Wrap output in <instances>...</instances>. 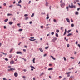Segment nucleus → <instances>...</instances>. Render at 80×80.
Listing matches in <instances>:
<instances>
[{
  "instance_id": "09e8293b",
  "label": "nucleus",
  "mask_w": 80,
  "mask_h": 80,
  "mask_svg": "<svg viewBox=\"0 0 80 80\" xmlns=\"http://www.w3.org/2000/svg\"><path fill=\"white\" fill-rule=\"evenodd\" d=\"M9 58H12V54L10 55Z\"/></svg>"
},
{
  "instance_id": "4468645a",
  "label": "nucleus",
  "mask_w": 80,
  "mask_h": 80,
  "mask_svg": "<svg viewBox=\"0 0 80 80\" xmlns=\"http://www.w3.org/2000/svg\"><path fill=\"white\" fill-rule=\"evenodd\" d=\"M30 41H35V40H36V39H29Z\"/></svg>"
},
{
  "instance_id": "2eb2a0df",
  "label": "nucleus",
  "mask_w": 80,
  "mask_h": 80,
  "mask_svg": "<svg viewBox=\"0 0 80 80\" xmlns=\"http://www.w3.org/2000/svg\"><path fill=\"white\" fill-rule=\"evenodd\" d=\"M30 67H31V68H33V69H35V67L33 66H30Z\"/></svg>"
},
{
  "instance_id": "bb28decb",
  "label": "nucleus",
  "mask_w": 80,
  "mask_h": 80,
  "mask_svg": "<svg viewBox=\"0 0 80 80\" xmlns=\"http://www.w3.org/2000/svg\"><path fill=\"white\" fill-rule=\"evenodd\" d=\"M11 15H12V14L10 13L8 14V16H10Z\"/></svg>"
},
{
  "instance_id": "4d7b16f0",
  "label": "nucleus",
  "mask_w": 80,
  "mask_h": 80,
  "mask_svg": "<svg viewBox=\"0 0 80 80\" xmlns=\"http://www.w3.org/2000/svg\"><path fill=\"white\" fill-rule=\"evenodd\" d=\"M80 9V8H78L77 9V10H78H78H79Z\"/></svg>"
},
{
  "instance_id": "4c0bfd02",
  "label": "nucleus",
  "mask_w": 80,
  "mask_h": 80,
  "mask_svg": "<svg viewBox=\"0 0 80 80\" xmlns=\"http://www.w3.org/2000/svg\"><path fill=\"white\" fill-rule=\"evenodd\" d=\"M30 38L31 39H34V37H31Z\"/></svg>"
},
{
  "instance_id": "774afa93",
  "label": "nucleus",
  "mask_w": 80,
  "mask_h": 80,
  "mask_svg": "<svg viewBox=\"0 0 80 80\" xmlns=\"http://www.w3.org/2000/svg\"><path fill=\"white\" fill-rule=\"evenodd\" d=\"M3 5H4V6H6V4L5 3H4L3 4Z\"/></svg>"
},
{
  "instance_id": "ddd939ff",
  "label": "nucleus",
  "mask_w": 80,
  "mask_h": 80,
  "mask_svg": "<svg viewBox=\"0 0 80 80\" xmlns=\"http://www.w3.org/2000/svg\"><path fill=\"white\" fill-rule=\"evenodd\" d=\"M72 33H69L68 35V37H70V36H71V35H72Z\"/></svg>"
},
{
  "instance_id": "8fccbe9b",
  "label": "nucleus",
  "mask_w": 80,
  "mask_h": 80,
  "mask_svg": "<svg viewBox=\"0 0 80 80\" xmlns=\"http://www.w3.org/2000/svg\"><path fill=\"white\" fill-rule=\"evenodd\" d=\"M13 7V5H11L9 6V7H10H10Z\"/></svg>"
},
{
  "instance_id": "a19ab883",
  "label": "nucleus",
  "mask_w": 80,
  "mask_h": 80,
  "mask_svg": "<svg viewBox=\"0 0 80 80\" xmlns=\"http://www.w3.org/2000/svg\"><path fill=\"white\" fill-rule=\"evenodd\" d=\"M5 60H6V61H8V59L7 58H6L5 59Z\"/></svg>"
},
{
  "instance_id": "5701e85b",
  "label": "nucleus",
  "mask_w": 80,
  "mask_h": 80,
  "mask_svg": "<svg viewBox=\"0 0 80 80\" xmlns=\"http://www.w3.org/2000/svg\"><path fill=\"white\" fill-rule=\"evenodd\" d=\"M1 53H2V54H3V55H7V54L6 53H5L4 52H1Z\"/></svg>"
},
{
  "instance_id": "9d476101",
  "label": "nucleus",
  "mask_w": 80,
  "mask_h": 80,
  "mask_svg": "<svg viewBox=\"0 0 80 80\" xmlns=\"http://www.w3.org/2000/svg\"><path fill=\"white\" fill-rule=\"evenodd\" d=\"M17 6H19V7H22V6H21V5L19 4H17V3L16 4Z\"/></svg>"
},
{
  "instance_id": "20e7f679",
  "label": "nucleus",
  "mask_w": 80,
  "mask_h": 80,
  "mask_svg": "<svg viewBox=\"0 0 80 80\" xmlns=\"http://www.w3.org/2000/svg\"><path fill=\"white\" fill-rule=\"evenodd\" d=\"M14 75L15 77H17V76H18V73H17V72H15L14 74Z\"/></svg>"
},
{
  "instance_id": "6ab92c4d",
  "label": "nucleus",
  "mask_w": 80,
  "mask_h": 80,
  "mask_svg": "<svg viewBox=\"0 0 80 80\" xmlns=\"http://www.w3.org/2000/svg\"><path fill=\"white\" fill-rule=\"evenodd\" d=\"M71 31V30H68L67 32L68 33H70V32Z\"/></svg>"
},
{
  "instance_id": "a211bd4d",
  "label": "nucleus",
  "mask_w": 80,
  "mask_h": 80,
  "mask_svg": "<svg viewBox=\"0 0 80 80\" xmlns=\"http://www.w3.org/2000/svg\"><path fill=\"white\" fill-rule=\"evenodd\" d=\"M75 14L76 15H78V12H76L75 13Z\"/></svg>"
},
{
  "instance_id": "c85d7f7f",
  "label": "nucleus",
  "mask_w": 80,
  "mask_h": 80,
  "mask_svg": "<svg viewBox=\"0 0 80 80\" xmlns=\"http://www.w3.org/2000/svg\"><path fill=\"white\" fill-rule=\"evenodd\" d=\"M24 17H28V15L27 14H25L24 15Z\"/></svg>"
},
{
  "instance_id": "2f4dec72",
  "label": "nucleus",
  "mask_w": 80,
  "mask_h": 80,
  "mask_svg": "<svg viewBox=\"0 0 80 80\" xmlns=\"http://www.w3.org/2000/svg\"><path fill=\"white\" fill-rule=\"evenodd\" d=\"M51 35H54V32H52L51 33Z\"/></svg>"
},
{
  "instance_id": "ea45409f",
  "label": "nucleus",
  "mask_w": 80,
  "mask_h": 80,
  "mask_svg": "<svg viewBox=\"0 0 80 80\" xmlns=\"http://www.w3.org/2000/svg\"><path fill=\"white\" fill-rule=\"evenodd\" d=\"M47 54H45L44 55L43 57H45L46 56H47Z\"/></svg>"
},
{
  "instance_id": "de8ad7c7",
  "label": "nucleus",
  "mask_w": 80,
  "mask_h": 80,
  "mask_svg": "<svg viewBox=\"0 0 80 80\" xmlns=\"http://www.w3.org/2000/svg\"><path fill=\"white\" fill-rule=\"evenodd\" d=\"M48 18H49V16H47V17L46 19L47 20H48Z\"/></svg>"
},
{
  "instance_id": "f3484780",
  "label": "nucleus",
  "mask_w": 80,
  "mask_h": 80,
  "mask_svg": "<svg viewBox=\"0 0 80 80\" xmlns=\"http://www.w3.org/2000/svg\"><path fill=\"white\" fill-rule=\"evenodd\" d=\"M53 70V68H49L48 69V70Z\"/></svg>"
},
{
  "instance_id": "72a5a7b5",
  "label": "nucleus",
  "mask_w": 80,
  "mask_h": 80,
  "mask_svg": "<svg viewBox=\"0 0 80 80\" xmlns=\"http://www.w3.org/2000/svg\"><path fill=\"white\" fill-rule=\"evenodd\" d=\"M71 73V72H69L67 73H66V74L67 75V74H69V73Z\"/></svg>"
},
{
  "instance_id": "7ed1b4c3",
  "label": "nucleus",
  "mask_w": 80,
  "mask_h": 80,
  "mask_svg": "<svg viewBox=\"0 0 80 80\" xmlns=\"http://www.w3.org/2000/svg\"><path fill=\"white\" fill-rule=\"evenodd\" d=\"M16 53L17 54H21V55H22V52H20V51H18V52H17Z\"/></svg>"
},
{
  "instance_id": "412c9836",
  "label": "nucleus",
  "mask_w": 80,
  "mask_h": 80,
  "mask_svg": "<svg viewBox=\"0 0 80 80\" xmlns=\"http://www.w3.org/2000/svg\"><path fill=\"white\" fill-rule=\"evenodd\" d=\"M28 17H26L25 18V20H28Z\"/></svg>"
},
{
  "instance_id": "0eeeda50",
  "label": "nucleus",
  "mask_w": 80,
  "mask_h": 80,
  "mask_svg": "<svg viewBox=\"0 0 80 80\" xmlns=\"http://www.w3.org/2000/svg\"><path fill=\"white\" fill-rule=\"evenodd\" d=\"M39 50L41 52H43V49H42V48H39Z\"/></svg>"
},
{
  "instance_id": "f704fd0d",
  "label": "nucleus",
  "mask_w": 80,
  "mask_h": 80,
  "mask_svg": "<svg viewBox=\"0 0 80 80\" xmlns=\"http://www.w3.org/2000/svg\"><path fill=\"white\" fill-rule=\"evenodd\" d=\"M56 32L57 33H59V30H58V29L57 30H56Z\"/></svg>"
},
{
  "instance_id": "338daca9",
  "label": "nucleus",
  "mask_w": 80,
  "mask_h": 80,
  "mask_svg": "<svg viewBox=\"0 0 80 80\" xmlns=\"http://www.w3.org/2000/svg\"><path fill=\"white\" fill-rule=\"evenodd\" d=\"M59 78H62V77H61V76H59Z\"/></svg>"
},
{
  "instance_id": "0e129e2a",
  "label": "nucleus",
  "mask_w": 80,
  "mask_h": 80,
  "mask_svg": "<svg viewBox=\"0 0 80 80\" xmlns=\"http://www.w3.org/2000/svg\"><path fill=\"white\" fill-rule=\"evenodd\" d=\"M76 44L77 45V44H78V41H77L76 42Z\"/></svg>"
},
{
  "instance_id": "6e6552de",
  "label": "nucleus",
  "mask_w": 80,
  "mask_h": 80,
  "mask_svg": "<svg viewBox=\"0 0 80 80\" xmlns=\"http://www.w3.org/2000/svg\"><path fill=\"white\" fill-rule=\"evenodd\" d=\"M50 57H52V59H53V60H56L55 58H53V56H52V55H51V56H50Z\"/></svg>"
},
{
  "instance_id": "37998d69",
  "label": "nucleus",
  "mask_w": 80,
  "mask_h": 80,
  "mask_svg": "<svg viewBox=\"0 0 80 80\" xmlns=\"http://www.w3.org/2000/svg\"><path fill=\"white\" fill-rule=\"evenodd\" d=\"M41 15H45V13L42 12L41 13Z\"/></svg>"
},
{
  "instance_id": "79ce46f5",
  "label": "nucleus",
  "mask_w": 80,
  "mask_h": 80,
  "mask_svg": "<svg viewBox=\"0 0 80 80\" xmlns=\"http://www.w3.org/2000/svg\"><path fill=\"white\" fill-rule=\"evenodd\" d=\"M70 74H68L67 77H70Z\"/></svg>"
},
{
  "instance_id": "58836bf2",
  "label": "nucleus",
  "mask_w": 80,
  "mask_h": 80,
  "mask_svg": "<svg viewBox=\"0 0 80 80\" xmlns=\"http://www.w3.org/2000/svg\"><path fill=\"white\" fill-rule=\"evenodd\" d=\"M48 48V47H46L45 48V49H47Z\"/></svg>"
},
{
  "instance_id": "aec40b11",
  "label": "nucleus",
  "mask_w": 80,
  "mask_h": 80,
  "mask_svg": "<svg viewBox=\"0 0 80 80\" xmlns=\"http://www.w3.org/2000/svg\"><path fill=\"white\" fill-rule=\"evenodd\" d=\"M8 19H6L4 20V22H7L8 21Z\"/></svg>"
},
{
  "instance_id": "cd10ccee",
  "label": "nucleus",
  "mask_w": 80,
  "mask_h": 80,
  "mask_svg": "<svg viewBox=\"0 0 80 80\" xmlns=\"http://www.w3.org/2000/svg\"><path fill=\"white\" fill-rule=\"evenodd\" d=\"M22 3V0H19V1L18 2V3Z\"/></svg>"
},
{
  "instance_id": "c9c22d12",
  "label": "nucleus",
  "mask_w": 80,
  "mask_h": 80,
  "mask_svg": "<svg viewBox=\"0 0 80 80\" xmlns=\"http://www.w3.org/2000/svg\"><path fill=\"white\" fill-rule=\"evenodd\" d=\"M67 47L68 48H69V47H70V45H69V44H68L67 45Z\"/></svg>"
},
{
  "instance_id": "423d86ee",
  "label": "nucleus",
  "mask_w": 80,
  "mask_h": 80,
  "mask_svg": "<svg viewBox=\"0 0 80 80\" xmlns=\"http://www.w3.org/2000/svg\"><path fill=\"white\" fill-rule=\"evenodd\" d=\"M10 64H13V63H14V61H11L10 62Z\"/></svg>"
},
{
  "instance_id": "b1692460",
  "label": "nucleus",
  "mask_w": 80,
  "mask_h": 80,
  "mask_svg": "<svg viewBox=\"0 0 80 80\" xmlns=\"http://www.w3.org/2000/svg\"><path fill=\"white\" fill-rule=\"evenodd\" d=\"M12 51H13V49H11L9 51L10 53H11Z\"/></svg>"
},
{
  "instance_id": "c03bdc74",
  "label": "nucleus",
  "mask_w": 80,
  "mask_h": 80,
  "mask_svg": "<svg viewBox=\"0 0 80 80\" xmlns=\"http://www.w3.org/2000/svg\"><path fill=\"white\" fill-rule=\"evenodd\" d=\"M66 9L68 11V7H66Z\"/></svg>"
},
{
  "instance_id": "473e14b6",
  "label": "nucleus",
  "mask_w": 80,
  "mask_h": 80,
  "mask_svg": "<svg viewBox=\"0 0 80 80\" xmlns=\"http://www.w3.org/2000/svg\"><path fill=\"white\" fill-rule=\"evenodd\" d=\"M53 22H54V23H56V22H57V21L55 19H54Z\"/></svg>"
},
{
  "instance_id": "f03ea898",
  "label": "nucleus",
  "mask_w": 80,
  "mask_h": 80,
  "mask_svg": "<svg viewBox=\"0 0 80 80\" xmlns=\"http://www.w3.org/2000/svg\"><path fill=\"white\" fill-rule=\"evenodd\" d=\"M57 38H53L52 39V42H55V41L57 40Z\"/></svg>"
},
{
  "instance_id": "49530a36",
  "label": "nucleus",
  "mask_w": 80,
  "mask_h": 80,
  "mask_svg": "<svg viewBox=\"0 0 80 80\" xmlns=\"http://www.w3.org/2000/svg\"><path fill=\"white\" fill-rule=\"evenodd\" d=\"M23 52H26V49H23Z\"/></svg>"
},
{
  "instance_id": "603ef678",
  "label": "nucleus",
  "mask_w": 80,
  "mask_h": 80,
  "mask_svg": "<svg viewBox=\"0 0 80 80\" xmlns=\"http://www.w3.org/2000/svg\"><path fill=\"white\" fill-rule=\"evenodd\" d=\"M71 22L72 23L73 22V19H71Z\"/></svg>"
},
{
  "instance_id": "a878e982",
  "label": "nucleus",
  "mask_w": 80,
  "mask_h": 80,
  "mask_svg": "<svg viewBox=\"0 0 80 80\" xmlns=\"http://www.w3.org/2000/svg\"><path fill=\"white\" fill-rule=\"evenodd\" d=\"M55 35H56V37H58V33H56Z\"/></svg>"
},
{
  "instance_id": "052dcab7",
  "label": "nucleus",
  "mask_w": 80,
  "mask_h": 80,
  "mask_svg": "<svg viewBox=\"0 0 80 80\" xmlns=\"http://www.w3.org/2000/svg\"><path fill=\"white\" fill-rule=\"evenodd\" d=\"M61 30H63V27H61Z\"/></svg>"
},
{
  "instance_id": "dca6fc26",
  "label": "nucleus",
  "mask_w": 80,
  "mask_h": 80,
  "mask_svg": "<svg viewBox=\"0 0 80 80\" xmlns=\"http://www.w3.org/2000/svg\"><path fill=\"white\" fill-rule=\"evenodd\" d=\"M35 58H34L33 59V63H35Z\"/></svg>"
},
{
  "instance_id": "f8f14e48",
  "label": "nucleus",
  "mask_w": 80,
  "mask_h": 80,
  "mask_svg": "<svg viewBox=\"0 0 80 80\" xmlns=\"http://www.w3.org/2000/svg\"><path fill=\"white\" fill-rule=\"evenodd\" d=\"M9 25H12V24H13V22H9Z\"/></svg>"
},
{
  "instance_id": "864d4df0",
  "label": "nucleus",
  "mask_w": 80,
  "mask_h": 80,
  "mask_svg": "<svg viewBox=\"0 0 80 80\" xmlns=\"http://www.w3.org/2000/svg\"><path fill=\"white\" fill-rule=\"evenodd\" d=\"M41 28H43V26H41Z\"/></svg>"
},
{
  "instance_id": "393cba45",
  "label": "nucleus",
  "mask_w": 80,
  "mask_h": 80,
  "mask_svg": "<svg viewBox=\"0 0 80 80\" xmlns=\"http://www.w3.org/2000/svg\"><path fill=\"white\" fill-rule=\"evenodd\" d=\"M71 26L72 27H74V24H72Z\"/></svg>"
},
{
  "instance_id": "7c9ffc66",
  "label": "nucleus",
  "mask_w": 80,
  "mask_h": 80,
  "mask_svg": "<svg viewBox=\"0 0 80 80\" xmlns=\"http://www.w3.org/2000/svg\"><path fill=\"white\" fill-rule=\"evenodd\" d=\"M34 16V13H33L31 15V17H33Z\"/></svg>"
},
{
  "instance_id": "39448f33",
  "label": "nucleus",
  "mask_w": 80,
  "mask_h": 80,
  "mask_svg": "<svg viewBox=\"0 0 80 80\" xmlns=\"http://www.w3.org/2000/svg\"><path fill=\"white\" fill-rule=\"evenodd\" d=\"M66 20L67 22L68 23H70V20L69 19H68V18H66Z\"/></svg>"
},
{
  "instance_id": "680f3d73",
  "label": "nucleus",
  "mask_w": 80,
  "mask_h": 80,
  "mask_svg": "<svg viewBox=\"0 0 80 80\" xmlns=\"http://www.w3.org/2000/svg\"><path fill=\"white\" fill-rule=\"evenodd\" d=\"M22 78H23L25 79V76H22Z\"/></svg>"
},
{
  "instance_id": "a18cd8bd",
  "label": "nucleus",
  "mask_w": 80,
  "mask_h": 80,
  "mask_svg": "<svg viewBox=\"0 0 80 80\" xmlns=\"http://www.w3.org/2000/svg\"><path fill=\"white\" fill-rule=\"evenodd\" d=\"M63 58H64V60H65V61H66V58H65V57H64Z\"/></svg>"
},
{
  "instance_id": "3c124183",
  "label": "nucleus",
  "mask_w": 80,
  "mask_h": 80,
  "mask_svg": "<svg viewBox=\"0 0 80 80\" xmlns=\"http://www.w3.org/2000/svg\"><path fill=\"white\" fill-rule=\"evenodd\" d=\"M76 32L77 33H78V30H77V29H76Z\"/></svg>"
},
{
  "instance_id": "f257e3e1",
  "label": "nucleus",
  "mask_w": 80,
  "mask_h": 80,
  "mask_svg": "<svg viewBox=\"0 0 80 80\" xmlns=\"http://www.w3.org/2000/svg\"><path fill=\"white\" fill-rule=\"evenodd\" d=\"M61 6L62 8H63L64 7H65V4L64 3H62L61 4Z\"/></svg>"
},
{
  "instance_id": "bf43d9fd",
  "label": "nucleus",
  "mask_w": 80,
  "mask_h": 80,
  "mask_svg": "<svg viewBox=\"0 0 80 80\" xmlns=\"http://www.w3.org/2000/svg\"><path fill=\"white\" fill-rule=\"evenodd\" d=\"M62 1H63V0H61L60 2V3H62Z\"/></svg>"
},
{
  "instance_id": "6e6d98bb",
  "label": "nucleus",
  "mask_w": 80,
  "mask_h": 80,
  "mask_svg": "<svg viewBox=\"0 0 80 80\" xmlns=\"http://www.w3.org/2000/svg\"><path fill=\"white\" fill-rule=\"evenodd\" d=\"M51 8H52V6H50V7H49V9L50 10H51Z\"/></svg>"
},
{
  "instance_id": "9b49d317",
  "label": "nucleus",
  "mask_w": 80,
  "mask_h": 80,
  "mask_svg": "<svg viewBox=\"0 0 80 80\" xmlns=\"http://www.w3.org/2000/svg\"><path fill=\"white\" fill-rule=\"evenodd\" d=\"M11 71H13V70H15V68H11Z\"/></svg>"
},
{
  "instance_id": "e433bc0d",
  "label": "nucleus",
  "mask_w": 80,
  "mask_h": 80,
  "mask_svg": "<svg viewBox=\"0 0 80 80\" xmlns=\"http://www.w3.org/2000/svg\"><path fill=\"white\" fill-rule=\"evenodd\" d=\"M18 31H19V32H21V31H22V29H19V30Z\"/></svg>"
},
{
  "instance_id": "4be33fe9",
  "label": "nucleus",
  "mask_w": 80,
  "mask_h": 80,
  "mask_svg": "<svg viewBox=\"0 0 80 80\" xmlns=\"http://www.w3.org/2000/svg\"><path fill=\"white\" fill-rule=\"evenodd\" d=\"M70 78H71V79H72V78H74V77L73 76H70Z\"/></svg>"
},
{
  "instance_id": "13d9d810",
  "label": "nucleus",
  "mask_w": 80,
  "mask_h": 80,
  "mask_svg": "<svg viewBox=\"0 0 80 80\" xmlns=\"http://www.w3.org/2000/svg\"><path fill=\"white\" fill-rule=\"evenodd\" d=\"M24 72H27V70L24 69L23 70Z\"/></svg>"
},
{
  "instance_id": "c756f323",
  "label": "nucleus",
  "mask_w": 80,
  "mask_h": 80,
  "mask_svg": "<svg viewBox=\"0 0 80 80\" xmlns=\"http://www.w3.org/2000/svg\"><path fill=\"white\" fill-rule=\"evenodd\" d=\"M48 4H49L48 2H46V6H48Z\"/></svg>"
},
{
  "instance_id": "1a4fd4ad",
  "label": "nucleus",
  "mask_w": 80,
  "mask_h": 80,
  "mask_svg": "<svg viewBox=\"0 0 80 80\" xmlns=\"http://www.w3.org/2000/svg\"><path fill=\"white\" fill-rule=\"evenodd\" d=\"M69 7L71 8H73V5H71V6L69 5Z\"/></svg>"
},
{
  "instance_id": "69168bd1",
  "label": "nucleus",
  "mask_w": 80,
  "mask_h": 80,
  "mask_svg": "<svg viewBox=\"0 0 80 80\" xmlns=\"http://www.w3.org/2000/svg\"><path fill=\"white\" fill-rule=\"evenodd\" d=\"M70 58H71L72 59H74V58L72 57H71Z\"/></svg>"
},
{
  "instance_id": "5fc2aeb1",
  "label": "nucleus",
  "mask_w": 80,
  "mask_h": 80,
  "mask_svg": "<svg viewBox=\"0 0 80 80\" xmlns=\"http://www.w3.org/2000/svg\"><path fill=\"white\" fill-rule=\"evenodd\" d=\"M76 2H79V0H76Z\"/></svg>"
},
{
  "instance_id": "e2e57ef3",
  "label": "nucleus",
  "mask_w": 80,
  "mask_h": 80,
  "mask_svg": "<svg viewBox=\"0 0 80 80\" xmlns=\"http://www.w3.org/2000/svg\"><path fill=\"white\" fill-rule=\"evenodd\" d=\"M66 33H67V32H64V33L63 34V35H65L66 34Z\"/></svg>"
}]
</instances>
